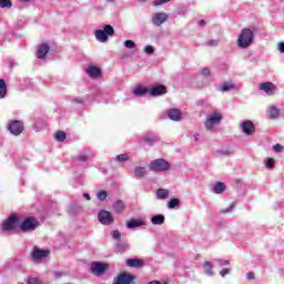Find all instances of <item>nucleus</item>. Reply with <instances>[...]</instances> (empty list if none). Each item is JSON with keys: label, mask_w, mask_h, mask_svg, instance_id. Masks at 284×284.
Segmentation results:
<instances>
[{"label": "nucleus", "mask_w": 284, "mask_h": 284, "mask_svg": "<svg viewBox=\"0 0 284 284\" xmlns=\"http://www.w3.org/2000/svg\"><path fill=\"white\" fill-rule=\"evenodd\" d=\"M254 31H256V27L245 28L237 36V45L239 48L246 49L250 48L251 43H254Z\"/></svg>", "instance_id": "obj_1"}, {"label": "nucleus", "mask_w": 284, "mask_h": 284, "mask_svg": "<svg viewBox=\"0 0 284 284\" xmlns=\"http://www.w3.org/2000/svg\"><path fill=\"white\" fill-rule=\"evenodd\" d=\"M94 159V151L92 149H84L82 150L74 160L77 165L83 168L85 170L88 165H90V160Z\"/></svg>", "instance_id": "obj_2"}, {"label": "nucleus", "mask_w": 284, "mask_h": 284, "mask_svg": "<svg viewBox=\"0 0 284 284\" xmlns=\"http://www.w3.org/2000/svg\"><path fill=\"white\" fill-rule=\"evenodd\" d=\"M110 37H114V27H112V24H105L103 29L95 30V39L100 41V43L108 42Z\"/></svg>", "instance_id": "obj_3"}, {"label": "nucleus", "mask_w": 284, "mask_h": 284, "mask_svg": "<svg viewBox=\"0 0 284 284\" xmlns=\"http://www.w3.org/2000/svg\"><path fill=\"white\" fill-rule=\"evenodd\" d=\"M21 219L17 214L10 215L1 226L3 232H14V230H19Z\"/></svg>", "instance_id": "obj_4"}, {"label": "nucleus", "mask_w": 284, "mask_h": 284, "mask_svg": "<svg viewBox=\"0 0 284 284\" xmlns=\"http://www.w3.org/2000/svg\"><path fill=\"white\" fill-rule=\"evenodd\" d=\"M39 227V220L33 216L26 217L22 222L19 224L20 232H34V230Z\"/></svg>", "instance_id": "obj_5"}, {"label": "nucleus", "mask_w": 284, "mask_h": 284, "mask_svg": "<svg viewBox=\"0 0 284 284\" xmlns=\"http://www.w3.org/2000/svg\"><path fill=\"white\" fill-rule=\"evenodd\" d=\"M170 168H171V164L165 159H156L151 161L150 163L151 172H168Z\"/></svg>", "instance_id": "obj_6"}, {"label": "nucleus", "mask_w": 284, "mask_h": 284, "mask_svg": "<svg viewBox=\"0 0 284 284\" xmlns=\"http://www.w3.org/2000/svg\"><path fill=\"white\" fill-rule=\"evenodd\" d=\"M48 254H50V250L40 248L39 246H33L31 251V261L33 263H41L43 258H48Z\"/></svg>", "instance_id": "obj_7"}, {"label": "nucleus", "mask_w": 284, "mask_h": 284, "mask_svg": "<svg viewBox=\"0 0 284 284\" xmlns=\"http://www.w3.org/2000/svg\"><path fill=\"white\" fill-rule=\"evenodd\" d=\"M90 270L94 276H103L105 271L110 270V264L103 262H92Z\"/></svg>", "instance_id": "obj_8"}, {"label": "nucleus", "mask_w": 284, "mask_h": 284, "mask_svg": "<svg viewBox=\"0 0 284 284\" xmlns=\"http://www.w3.org/2000/svg\"><path fill=\"white\" fill-rule=\"evenodd\" d=\"M98 221L101 225H112L114 223V216L110 211L101 210L98 213Z\"/></svg>", "instance_id": "obj_9"}, {"label": "nucleus", "mask_w": 284, "mask_h": 284, "mask_svg": "<svg viewBox=\"0 0 284 284\" xmlns=\"http://www.w3.org/2000/svg\"><path fill=\"white\" fill-rule=\"evenodd\" d=\"M8 130L13 136H19L23 132V122L20 120H13L9 123Z\"/></svg>", "instance_id": "obj_10"}, {"label": "nucleus", "mask_w": 284, "mask_h": 284, "mask_svg": "<svg viewBox=\"0 0 284 284\" xmlns=\"http://www.w3.org/2000/svg\"><path fill=\"white\" fill-rule=\"evenodd\" d=\"M223 120V115L221 113H213L211 114L207 120L205 121V128L206 130H212L216 123H221Z\"/></svg>", "instance_id": "obj_11"}, {"label": "nucleus", "mask_w": 284, "mask_h": 284, "mask_svg": "<svg viewBox=\"0 0 284 284\" xmlns=\"http://www.w3.org/2000/svg\"><path fill=\"white\" fill-rule=\"evenodd\" d=\"M241 130L246 136H252L256 132V126L254 122L246 120L241 123Z\"/></svg>", "instance_id": "obj_12"}, {"label": "nucleus", "mask_w": 284, "mask_h": 284, "mask_svg": "<svg viewBox=\"0 0 284 284\" xmlns=\"http://www.w3.org/2000/svg\"><path fill=\"white\" fill-rule=\"evenodd\" d=\"M168 21V13L165 12H156L153 13L151 22L153 26H156L158 28L160 26H163Z\"/></svg>", "instance_id": "obj_13"}, {"label": "nucleus", "mask_w": 284, "mask_h": 284, "mask_svg": "<svg viewBox=\"0 0 284 284\" xmlns=\"http://www.w3.org/2000/svg\"><path fill=\"white\" fill-rule=\"evenodd\" d=\"M149 94L151 97H163V94H168V87L163 84L153 85L149 90Z\"/></svg>", "instance_id": "obj_14"}, {"label": "nucleus", "mask_w": 284, "mask_h": 284, "mask_svg": "<svg viewBox=\"0 0 284 284\" xmlns=\"http://www.w3.org/2000/svg\"><path fill=\"white\" fill-rule=\"evenodd\" d=\"M260 90L265 92L268 97H274L276 92V85L272 82H264L260 84Z\"/></svg>", "instance_id": "obj_15"}, {"label": "nucleus", "mask_w": 284, "mask_h": 284, "mask_svg": "<svg viewBox=\"0 0 284 284\" xmlns=\"http://www.w3.org/2000/svg\"><path fill=\"white\" fill-rule=\"evenodd\" d=\"M143 225H145V221H143L142 219L132 217L129 221H126L128 230H136V227H143Z\"/></svg>", "instance_id": "obj_16"}, {"label": "nucleus", "mask_w": 284, "mask_h": 284, "mask_svg": "<svg viewBox=\"0 0 284 284\" xmlns=\"http://www.w3.org/2000/svg\"><path fill=\"white\" fill-rule=\"evenodd\" d=\"M48 52H50V45L48 43H42L37 49V58L45 59V57H48Z\"/></svg>", "instance_id": "obj_17"}, {"label": "nucleus", "mask_w": 284, "mask_h": 284, "mask_svg": "<svg viewBox=\"0 0 284 284\" xmlns=\"http://www.w3.org/2000/svg\"><path fill=\"white\" fill-rule=\"evenodd\" d=\"M85 72L91 79H99L102 74L101 69L97 65H90L85 69Z\"/></svg>", "instance_id": "obj_18"}, {"label": "nucleus", "mask_w": 284, "mask_h": 284, "mask_svg": "<svg viewBox=\"0 0 284 284\" xmlns=\"http://www.w3.org/2000/svg\"><path fill=\"white\" fill-rule=\"evenodd\" d=\"M166 114L171 121H181L183 119V113L180 109H169Z\"/></svg>", "instance_id": "obj_19"}, {"label": "nucleus", "mask_w": 284, "mask_h": 284, "mask_svg": "<svg viewBox=\"0 0 284 284\" xmlns=\"http://www.w3.org/2000/svg\"><path fill=\"white\" fill-rule=\"evenodd\" d=\"M133 281H134V277L132 275L126 273H121L116 277V282L114 284H132Z\"/></svg>", "instance_id": "obj_20"}, {"label": "nucleus", "mask_w": 284, "mask_h": 284, "mask_svg": "<svg viewBox=\"0 0 284 284\" xmlns=\"http://www.w3.org/2000/svg\"><path fill=\"white\" fill-rule=\"evenodd\" d=\"M133 97H148V94H150V89L142 87V85H138L133 89L132 91Z\"/></svg>", "instance_id": "obj_21"}, {"label": "nucleus", "mask_w": 284, "mask_h": 284, "mask_svg": "<svg viewBox=\"0 0 284 284\" xmlns=\"http://www.w3.org/2000/svg\"><path fill=\"white\" fill-rule=\"evenodd\" d=\"M125 265H128V267H143V265H145V261L141 260V258H128L125 262Z\"/></svg>", "instance_id": "obj_22"}, {"label": "nucleus", "mask_w": 284, "mask_h": 284, "mask_svg": "<svg viewBox=\"0 0 284 284\" xmlns=\"http://www.w3.org/2000/svg\"><path fill=\"white\" fill-rule=\"evenodd\" d=\"M113 210L116 214H123V212H125V202L122 200H116L113 203Z\"/></svg>", "instance_id": "obj_23"}, {"label": "nucleus", "mask_w": 284, "mask_h": 284, "mask_svg": "<svg viewBox=\"0 0 284 284\" xmlns=\"http://www.w3.org/2000/svg\"><path fill=\"white\" fill-rule=\"evenodd\" d=\"M152 225H163L165 223V215L163 214H155L151 217Z\"/></svg>", "instance_id": "obj_24"}, {"label": "nucleus", "mask_w": 284, "mask_h": 284, "mask_svg": "<svg viewBox=\"0 0 284 284\" xmlns=\"http://www.w3.org/2000/svg\"><path fill=\"white\" fill-rule=\"evenodd\" d=\"M203 270L206 276H214V271H212L214 270V265H212V262H204Z\"/></svg>", "instance_id": "obj_25"}, {"label": "nucleus", "mask_w": 284, "mask_h": 284, "mask_svg": "<svg viewBox=\"0 0 284 284\" xmlns=\"http://www.w3.org/2000/svg\"><path fill=\"white\" fill-rule=\"evenodd\" d=\"M115 250L116 252H128V250H130V244H128V242L124 241H119L115 244Z\"/></svg>", "instance_id": "obj_26"}, {"label": "nucleus", "mask_w": 284, "mask_h": 284, "mask_svg": "<svg viewBox=\"0 0 284 284\" xmlns=\"http://www.w3.org/2000/svg\"><path fill=\"white\" fill-rule=\"evenodd\" d=\"M8 94V84H6V80L0 79V99H6Z\"/></svg>", "instance_id": "obj_27"}, {"label": "nucleus", "mask_w": 284, "mask_h": 284, "mask_svg": "<svg viewBox=\"0 0 284 284\" xmlns=\"http://www.w3.org/2000/svg\"><path fill=\"white\" fill-rule=\"evenodd\" d=\"M148 174V170L145 169V166H136L134 169V175L138 179H143V176H145Z\"/></svg>", "instance_id": "obj_28"}, {"label": "nucleus", "mask_w": 284, "mask_h": 284, "mask_svg": "<svg viewBox=\"0 0 284 284\" xmlns=\"http://www.w3.org/2000/svg\"><path fill=\"white\" fill-rule=\"evenodd\" d=\"M225 189H226L225 183L217 182L213 186V192H214V194H223L225 192Z\"/></svg>", "instance_id": "obj_29"}, {"label": "nucleus", "mask_w": 284, "mask_h": 284, "mask_svg": "<svg viewBox=\"0 0 284 284\" xmlns=\"http://www.w3.org/2000/svg\"><path fill=\"white\" fill-rule=\"evenodd\" d=\"M156 196H158V199L163 201L170 196V191L166 189H158Z\"/></svg>", "instance_id": "obj_30"}, {"label": "nucleus", "mask_w": 284, "mask_h": 284, "mask_svg": "<svg viewBox=\"0 0 284 284\" xmlns=\"http://www.w3.org/2000/svg\"><path fill=\"white\" fill-rule=\"evenodd\" d=\"M270 119H278L280 111L275 105L270 106L267 110Z\"/></svg>", "instance_id": "obj_31"}, {"label": "nucleus", "mask_w": 284, "mask_h": 284, "mask_svg": "<svg viewBox=\"0 0 284 284\" xmlns=\"http://www.w3.org/2000/svg\"><path fill=\"white\" fill-rule=\"evenodd\" d=\"M180 205H181V200H179V197H172L168 202L169 210H174L175 207H179Z\"/></svg>", "instance_id": "obj_32"}, {"label": "nucleus", "mask_w": 284, "mask_h": 284, "mask_svg": "<svg viewBox=\"0 0 284 284\" xmlns=\"http://www.w3.org/2000/svg\"><path fill=\"white\" fill-rule=\"evenodd\" d=\"M54 139L59 143H63V141H65V139H68V133H65L64 131H58L54 134Z\"/></svg>", "instance_id": "obj_33"}, {"label": "nucleus", "mask_w": 284, "mask_h": 284, "mask_svg": "<svg viewBox=\"0 0 284 284\" xmlns=\"http://www.w3.org/2000/svg\"><path fill=\"white\" fill-rule=\"evenodd\" d=\"M236 88V84L232 82H224L221 87V92H230V90H234Z\"/></svg>", "instance_id": "obj_34"}, {"label": "nucleus", "mask_w": 284, "mask_h": 284, "mask_svg": "<svg viewBox=\"0 0 284 284\" xmlns=\"http://www.w3.org/2000/svg\"><path fill=\"white\" fill-rule=\"evenodd\" d=\"M81 212V206L73 204L69 207V214L71 216H77V214H79Z\"/></svg>", "instance_id": "obj_35"}, {"label": "nucleus", "mask_w": 284, "mask_h": 284, "mask_svg": "<svg viewBox=\"0 0 284 284\" xmlns=\"http://www.w3.org/2000/svg\"><path fill=\"white\" fill-rule=\"evenodd\" d=\"M116 163H125V161H130V155L126 153H122L115 156Z\"/></svg>", "instance_id": "obj_36"}, {"label": "nucleus", "mask_w": 284, "mask_h": 284, "mask_svg": "<svg viewBox=\"0 0 284 284\" xmlns=\"http://www.w3.org/2000/svg\"><path fill=\"white\" fill-rule=\"evenodd\" d=\"M144 142L148 143L150 146L156 143V135H146L144 136Z\"/></svg>", "instance_id": "obj_37"}, {"label": "nucleus", "mask_w": 284, "mask_h": 284, "mask_svg": "<svg viewBox=\"0 0 284 284\" xmlns=\"http://www.w3.org/2000/svg\"><path fill=\"white\" fill-rule=\"evenodd\" d=\"M274 158H268L265 161V166L267 168V170H273L274 169Z\"/></svg>", "instance_id": "obj_38"}, {"label": "nucleus", "mask_w": 284, "mask_h": 284, "mask_svg": "<svg viewBox=\"0 0 284 284\" xmlns=\"http://www.w3.org/2000/svg\"><path fill=\"white\" fill-rule=\"evenodd\" d=\"M0 8H12V1L11 0H0Z\"/></svg>", "instance_id": "obj_39"}, {"label": "nucleus", "mask_w": 284, "mask_h": 284, "mask_svg": "<svg viewBox=\"0 0 284 284\" xmlns=\"http://www.w3.org/2000/svg\"><path fill=\"white\" fill-rule=\"evenodd\" d=\"M69 101H71V103H77L78 105H83L85 103L83 98H70Z\"/></svg>", "instance_id": "obj_40"}, {"label": "nucleus", "mask_w": 284, "mask_h": 284, "mask_svg": "<svg viewBox=\"0 0 284 284\" xmlns=\"http://www.w3.org/2000/svg\"><path fill=\"white\" fill-rule=\"evenodd\" d=\"M124 47H126L129 50H132L136 48V43L133 40H126L124 41Z\"/></svg>", "instance_id": "obj_41"}, {"label": "nucleus", "mask_w": 284, "mask_h": 284, "mask_svg": "<svg viewBox=\"0 0 284 284\" xmlns=\"http://www.w3.org/2000/svg\"><path fill=\"white\" fill-rule=\"evenodd\" d=\"M111 236L114 241H121V231L115 230L111 233Z\"/></svg>", "instance_id": "obj_42"}, {"label": "nucleus", "mask_w": 284, "mask_h": 284, "mask_svg": "<svg viewBox=\"0 0 284 284\" xmlns=\"http://www.w3.org/2000/svg\"><path fill=\"white\" fill-rule=\"evenodd\" d=\"M27 284H43L39 277H29Z\"/></svg>", "instance_id": "obj_43"}, {"label": "nucleus", "mask_w": 284, "mask_h": 284, "mask_svg": "<svg viewBox=\"0 0 284 284\" xmlns=\"http://www.w3.org/2000/svg\"><path fill=\"white\" fill-rule=\"evenodd\" d=\"M98 199H99L100 201H105V200L108 199V192H106V191H100V192L98 193Z\"/></svg>", "instance_id": "obj_44"}, {"label": "nucleus", "mask_w": 284, "mask_h": 284, "mask_svg": "<svg viewBox=\"0 0 284 284\" xmlns=\"http://www.w3.org/2000/svg\"><path fill=\"white\" fill-rule=\"evenodd\" d=\"M154 47H152V45H146V47H144V53L145 54H154Z\"/></svg>", "instance_id": "obj_45"}, {"label": "nucleus", "mask_w": 284, "mask_h": 284, "mask_svg": "<svg viewBox=\"0 0 284 284\" xmlns=\"http://www.w3.org/2000/svg\"><path fill=\"white\" fill-rule=\"evenodd\" d=\"M216 261H217L220 267H223L225 265H230V260H221V258H219Z\"/></svg>", "instance_id": "obj_46"}, {"label": "nucleus", "mask_w": 284, "mask_h": 284, "mask_svg": "<svg viewBox=\"0 0 284 284\" xmlns=\"http://www.w3.org/2000/svg\"><path fill=\"white\" fill-rule=\"evenodd\" d=\"M171 0H154V6H163V3H170Z\"/></svg>", "instance_id": "obj_47"}, {"label": "nucleus", "mask_w": 284, "mask_h": 284, "mask_svg": "<svg viewBox=\"0 0 284 284\" xmlns=\"http://www.w3.org/2000/svg\"><path fill=\"white\" fill-rule=\"evenodd\" d=\"M219 154H222V156H230L232 154V151L230 150H220L217 151Z\"/></svg>", "instance_id": "obj_48"}, {"label": "nucleus", "mask_w": 284, "mask_h": 284, "mask_svg": "<svg viewBox=\"0 0 284 284\" xmlns=\"http://www.w3.org/2000/svg\"><path fill=\"white\" fill-rule=\"evenodd\" d=\"M273 151L276 152V153L283 152V145H281V144H275V145L273 146Z\"/></svg>", "instance_id": "obj_49"}, {"label": "nucleus", "mask_w": 284, "mask_h": 284, "mask_svg": "<svg viewBox=\"0 0 284 284\" xmlns=\"http://www.w3.org/2000/svg\"><path fill=\"white\" fill-rule=\"evenodd\" d=\"M232 272L231 268H223L222 271H220V275H222L223 277L227 276V274H230Z\"/></svg>", "instance_id": "obj_50"}, {"label": "nucleus", "mask_w": 284, "mask_h": 284, "mask_svg": "<svg viewBox=\"0 0 284 284\" xmlns=\"http://www.w3.org/2000/svg\"><path fill=\"white\" fill-rule=\"evenodd\" d=\"M234 210V204H231L229 207H226L225 210L222 211L223 214H227L230 213L231 211Z\"/></svg>", "instance_id": "obj_51"}, {"label": "nucleus", "mask_w": 284, "mask_h": 284, "mask_svg": "<svg viewBox=\"0 0 284 284\" xmlns=\"http://www.w3.org/2000/svg\"><path fill=\"white\" fill-rule=\"evenodd\" d=\"M207 45H210L211 48H214V47L219 45V41H216V40H210V41L207 42Z\"/></svg>", "instance_id": "obj_52"}, {"label": "nucleus", "mask_w": 284, "mask_h": 284, "mask_svg": "<svg viewBox=\"0 0 284 284\" xmlns=\"http://www.w3.org/2000/svg\"><path fill=\"white\" fill-rule=\"evenodd\" d=\"M202 75H203V77H210V68H204V69L202 70Z\"/></svg>", "instance_id": "obj_53"}, {"label": "nucleus", "mask_w": 284, "mask_h": 284, "mask_svg": "<svg viewBox=\"0 0 284 284\" xmlns=\"http://www.w3.org/2000/svg\"><path fill=\"white\" fill-rule=\"evenodd\" d=\"M246 278H247L248 281H254V272H248V273L246 274Z\"/></svg>", "instance_id": "obj_54"}, {"label": "nucleus", "mask_w": 284, "mask_h": 284, "mask_svg": "<svg viewBox=\"0 0 284 284\" xmlns=\"http://www.w3.org/2000/svg\"><path fill=\"white\" fill-rule=\"evenodd\" d=\"M278 51L284 53V42L278 43Z\"/></svg>", "instance_id": "obj_55"}, {"label": "nucleus", "mask_w": 284, "mask_h": 284, "mask_svg": "<svg viewBox=\"0 0 284 284\" xmlns=\"http://www.w3.org/2000/svg\"><path fill=\"white\" fill-rule=\"evenodd\" d=\"M197 26H200L201 28L205 27V20L197 21Z\"/></svg>", "instance_id": "obj_56"}, {"label": "nucleus", "mask_w": 284, "mask_h": 284, "mask_svg": "<svg viewBox=\"0 0 284 284\" xmlns=\"http://www.w3.org/2000/svg\"><path fill=\"white\" fill-rule=\"evenodd\" d=\"M9 65L10 68H14V65H17V63L14 62V60H9Z\"/></svg>", "instance_id": "obj_57"}, {"label": "nucleus", "mask_w": 284, "mask_h": 284, "mask_svg": "<svg viewBox=\"0 0 284 284\" xmlns=\"http://www.w3.org/2000/svg\"><path fill=\"white\" fill-rule=\"evenodd\" d=\"M83 199H85L87 201H91L92 197H90L88 193H83Z\"/></svg>", "instance_id": "obj_58"}, {"label": "nucleus", "mask_w": 284, "mask_h": 284, "mask_svg": "<svg viewBox=\"0 0 284 284\" xmlns=\"http://www.w3.org/2000/svg\"><path fill=\"white\" fill-rule=\"evenodd\" d=\"M149 284H162L160 281H151Z\"/></svg>", "instance_id": "obj_59"}, {"label": "nucleus", "mask_w": 284, "mask_h": 284, "mask_svg": "<svg viewBox=\"0 0 284 284\" xmlns=\"http://www.w3.org/2000/svg\"><path fill=\"white\" fill-rule=\"evenodd\" d=\"M193 136H194V141H199V133H195Z\"/></svg>", "instance_id": "obj_60"}, {"label": "nucleus", "mask_w": 284, "mask_h": 284, "mask_svg": "<svg viewBox=\"0 0 284 284\" xmlns=\"http://www.w3.org/2000/svg\"><path fill=\"white\" fill-rule=\"evenodd\" d=\"M78 185H83V180H79Z\"/></svg>", "instance_id": "obj_61"}, {"label": "nucleus", "mask_w": 284, "mask_h": 284, "mask_svg": "<svg viewBox=\"0 0 284 284\" xmlns=\"http://www.w3.org/2000/svg\"><path fill=\"white\" fill-rule=\"evenodd\" d=\"M106 3H114V0H106Z\"/></svg>", "instance_id": "obj_62"}, {"label": "nucleus", "mask_w": 284, "mask_h": 284, "mask_svg": "<svg viewBox=\"0 0 284 284\" xmlns=\"http://www.w3.org/2000/svg\"><path fill=\"white\" fill-rule=\"evenodd\" d=\"M21 1H23V3H28V1H30V0H21Z\"/></svg>", "instance_id": "obj_63"}, {"label": "nucleus", "mask_w": 284, "mask_h": 284, "mask_svg": "<svg viewBox=\"0 0 284 284\" xmlns=\"http://www.w3.org/2000/svg\"><path fill=\"white\" fill-rule=\"evenodd\" d=\"M139 1H148V0H139Z\"/></svg>", "instance_id": "obj_64"}]
</instances>
